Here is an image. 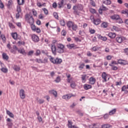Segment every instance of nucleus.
I'll return each mask as SVG.
<instances>
[{"instance_id": "nucleus-1", "label": "nucleus", "mask_w": 128, "mask_h": 128, "mask_svg": "<svg viewBox=\"0 0 128 128\" xmlns=\"http://www.w3.org/2000/svg\"><path fill=\"white\" fill-rule=\"evenodd\" d=\"M64 48L66 46L62 44H51V50L53 54L56 56V52L58 54H64Z\"/></svg>"}, {"instance_id": "nucleus-2", "label": "nucleus", "mask_w": 128, "mask_h": 128, "mask_svg": "<svg viewBox=\"0 0 128 128\" xmlns=\"http://www.w3.org/2000/svg\"><path fill=\"white\" fill-rule=\"evenodd\" d=\"M66 24L69 30H71V32H76L78 28V25L72 21H68Z\"/></svg>"}, {"instance_id": "nucleus-3", "label": "nucleus", "mask_w": 128, "mask_h": 128, "mask_svg": "<svg viewBox=\"0 0 128 128\" xmlns=\"http://www.w3.org/2000/svg\"><path fill=\"white\" fill-rule=\"evenodd\" d=\"M74 14H76L78 16L80 14V12L78 10H84V6L82 4H78L77 6H73Z\"/></svg>"}, {"instance_id": "nucleus-4", "label": "nucleus", "mask_w": 128, "mask_h": 128, "mask_svg": "<svg viewBox=\"0 0 128 128\" xmlns=\"http://www.w3.org/2000/svg\"><path fill=\"white\" fill-rule=\"evenodd\" d=\"M25 20L28 24H30V26L32 24H33L34 22V18H32V16H30V14H26Z\"/></svg>"}, {"instance_id": "nucleus-5", "label": "nucleus", "mask_w": 128, "mask_h": 128, "mask_svg": "<svg viewBox=\"0 0 128 128\" xmlns=\"http://www.w3.org/2000/svg\"><path fill=\"white\" fill-rule=\"evenodd\" d=\"M50 60L52 64H60L62 62V60L58 58H54L52 57H50Z\"/></svg>"}, {"instance_id": "nucleus-6", "label": "nucleus", "mask_w": 128, "mask_h": 128, "mask_svg": "<svg viewBox=\"0 0 128 128\" xmlns=\"http://www.w3.org/2000/svg\"><path fill=\"white\" fill-rule=\"evenodd\" d=\"M90 20H92V22L94 24H96V26H98V24H100L102 22L100 18H96L94 16H90Z\"/></svg>"}, {"instance_id": "nucleus-7", "label": "nucleus", "mask_w": 128, "mask_h": 128, "mask_svg": "<svg viewBox=\"0 0 128 128\" xmlns=\"http://www.w3.org/2000/svg\"><path fill=\"white\" fill-rule=\"evenodd\" d=\"M102 82H106L108 80H110V76L108 74L106 73V72H103L102 74Z\"/></svg>"}, {"instance_id": "nucleus-8", "label": "nucleus", "mask_w": 128, "mask_h": 128, "mask_svg": "<svg viewBox=\"0 0 128 128\" xmlns=\"http://www.w3.org/2000/svg\"><path fill=\"white\" fill-rule=\"evenodd\" d=\"M31 38L34 42H40V38H38V36L36 34H31Z\"/></svg>"}, {"instance_id": "nucleus-9", "label": "nucleus", "mask_w": 128, "mask_h": 128, "mask_svg": "<svg viewBox=\"0 0 128 128\" xmlns=\"http://www.w3.org/2000/svg\"><path fill=\"white\" fill-rule=\"evenodd\" d=\"M116 40L117 42H118V44H122L123 41L126 40V38L121 36H118L116 38Z\"/></svg>"}, {"instance_id": "nucleus-10", "label": "nucleus", "mask_w": 128, "mask_h": 128, "mask_svg": "<svg viewBox=\"0 0 128 128\" xmlns=\"http://www.w3.org/2000/svg\"><path fill=\"white\" fill-rule=\"evenodd\" d=\"M96 78L94 77H90L89 78L88 83L94 86V84H96Z\"/></svg>"}, {"instance_id": "nucleus-11", "label": "nucleus", "mask_w": 128, "mask_h": 128, "mask_svg": "<svg viewBox=\"0 0 128 128\" xmlns=\"http://www.w3.org/2000/svg\"><path fill=\"white\" fill-rule=\"evenodd\" d=\"M118 64H122V66H126V64H128V61L126 60H124L122 59H120L118 61Z\"/></svg>"}, {"instance_id": "nucleus-12", "label": "nucleus", "mask_w": 128, "mask_h": 128, "mask_svg": "<svg viewBox=\"0 0 128 128\" xmlns=\"http://www.w3.org/2000/svg\"><path fill=\"white\" fill-rule=\"evenodd\" d=\"M83 88L85 90H88L92 88V86L90 84H86L83 86Z\"/></svg>"}, {"instance_id": "nucleus-13", "label": "nucleus", "mask_w": 128, "mask_h": 128, "mask_svg": "<svg viewBox=\"0 0 128 128\" xmlns=\"http://www.w3.org/2000/svg\"><path fill=\"white\" fill-rule=\"evenodd\" d=\"M72 96H74L72 94H68L62 96V98L66 100H68L72 98Z\"/></svg>"}, {"instance_id": "nucleus-14", "label": "nucleus", "mask_w": 128, "mask_h": 128, "mask_svg": "<svg viewBox=\"0 0 128 128\" xmlns=\"http://www.w3.org/2000/svg\"><path fill=\"white\" fill-rule=\"evenodd\" d=\"M20 98H22V100L26 98V94H24V90L22 89L20 90Z\"/></svg>"}, {"instance_id": "nucleus-15", "label": "nucleus", "mask_w": 128, "mask_h": 128, "mask_svg": "<svg viewBox=\"0 0 128 128\" xmlns=\"http://www.w3.org/2000/svg\"><path fill=\"white\" fill-rule=\"evenodd\" d=\"M66 46L68 48H69L70 50H72V48H74V50H76V48H78L76 47V45L74 44H68L66 45Z\"/></svg>"}, {"instance_id": "nucleus-16", "label": "nucleus", "mask_w": 128, "mask_h": 128, "mask_svg": "<svg viewBox=\"0 0 128 128\" xmlns=\"http://www.w3.org/2000/svg\"><path fill=\"white\" fill-rule=\"evenodd\" d=\"M108 8H106V7L102 5V6H101L98 10V12L99 14H102V10H108Z\"/></svg>"}, {"instance_id": "nucleus-17", "label": "nucleus", "mask_w": 128, "mask_h": 128, "mask_svg": "<svg viewBox=\"0 0 128 128\" xmlns=\"http://www.w3.org/2000/svg\"><path fill=\"white\" fill-rule=\"evenodd\" d=\"M122 92H124V93L126 94H128V85L126 86L124 85L123 86H122Z\"/></svg>"}, {"instance_id": "nucleus-18", "label": "nucleus", "mask_w": 128, "mask_h": 128, "mask_svg": "<svg viewBox=\"0 0 128 128\" xmlns=\"http://www.w3.org/2000/svg\"><path fill=\"white\" fill-rule=\"evenodd\" d=\"M97 36L98 38H99L100 40H103V42H106V40H108V38L106 36H102V35L98 34L97 35Z\"/></svg>"}, {"instance_id": "nucleus-19", "label": "nucleus", "mask_w": 128, "mask_h": 128, "mask_svg": "<svg viewBox=\"0 0 128 128\" xmlns=\"http://www.w3.org/2000/svg\"><path fill=\"white\" fill-rule=\"evenodd\" d=\"M81 80L83 84H84L86 82V74H82L81 75Z\"/></svg>"}, {"instance_id": "nucleus-20", "label": "nucleus", "mask_w": 128, "mask_h": 128, "mask_svg": "<svg viewBox=\"0 0 128 128\" xmlns=\"http://www.w3.org/2000/svg\"><path fill=\"white\" fill-rule=\"evenodd\" d=\"M49 94H53V96H54L55 98L58 97V92H56V91L54 90H50L49 91Z\"/></svg>"}, {"instance_id": "nucleus-21", "label": "nucleus", "mask_w": 128, "mask_h": 128, "mask_svg": "<svg viewBox=\"0 0 128 128\" xmlns=\"http://www.w3.org/2000/svg\"><path fill=\"white\" fill-rule=\"evenodd\" d=\"M116 36V34L114 32H110L108 34V36H109L110 38H114Z\"/></svg>"}, {"instance_id": "nucleus-22", "label": "nucleus", "mask_w": 128, "mask_h": 128, "mask_svg": "<svg viewBox=\"0 0 128 128\" xmlns=\"http://www.w3.org/2000/svg\"><path fill=\"white\" fill-rule=\"evenodd\" d=\"M112 128V126L110 124H103L101 126V128Z\"/></svg>"}, {"instance_id": "nucleus-23", "label": "nucleus", "mask_w": 128, "mask_h": 128, "mask_svg": "<svg viewBox=\"0 0 128 128\" xmlns=\"http://www.w3.org/2000/svg\"><path fill=\"white\" fill-rule=\"evenodd\" d=\"M11 36L12 38H14V40H18V33L15 32H12L11 33Z\"/></svg>"}, {"instance_id": "nucleus-24", "label": "nucleus", "mask_w": 128, "mask_h": 128, "mask_svg": "<svg viewBox=\"0 0 128 128\" xmlns=\"http://www.w3.org/2000/svg\"><path fill=\"white\" fill-rule=\"evenodd\" d=\"M66 80L67 82H68V84H70L72 82V78H70V74H66Z\"/></svg>"}, {"instance_id": "nucleus-25", "label": "nucleus", "mask_w": 128, "mask_h": 128, "mask_svg": "<svg viewBox=\"0 0 128 128\" xmlns=\"http://www.w3.org/2000/svg\"><path fill=\"white\" fill-rule=\"evenodd\" d=\"M0 38H1L2 42H6V36H4V34H2V32L0 30Z\"/></svg>"}, {"instance_id": "nucleus-26", "label": "nucleus", "mask_w": 128, "mask_h": 128, "mask_svg": "<svg viewBox=\"0 0 128 128\" xmlns=\"http://www.w3.org/2000/svg\"><path fill=\"white\" fill-rule=\"evenodd\" d=\"M6 114L10 116V118H14V114L12 112H10V110H6Z\"/></svg>"}, {"instance_id": "nucleus-27", "label": "nucleus", "mask_w": 128, "mask_h": 128, "mask_svg": "<svg viewBox=\"0 0 128 128\" xmlns=\"http://www.w3.org/2000/svg\"><path fill=\"white\" fill-rule=\"evenodd\" d=\"M108 26V23L107 22H104L101 24L102 28H106L107 26Z\"/></svg>"}, {"instance_id": "nucleus-28", "label": "nucleus", "mask_w": 128, "mask_h": 128, "mask_svg": "<svg viewBox=\"0 0 128 128\" xmlns=\"http://www.w3.org/2000/svg\"><path fill=\"white\" fill-rule=\"evenodd\" d=\"M18 52L20 54H26V50L24 48L18 50Z\"/></svg>"}, {"instance_id": "nucleus-29", "label": "nucleus", "mask_w": 128, "mask_h": 128, "mask_svg": "<svg viewBox=\"0 0 128 128\" xmlns=\"http://www.w3.org/2000/svg\"><path fill=\"white\" fill-rule=\"evenodd\" d=\"M70 88H75L76 86V82L74 81L72 82H70Z\"/></svg>"}, {"instance_id": "nucleus-30", "label": "nucleus", "mask_w": 128, "mask_h": 128, "mask_svg": "<svg viewBox=\"0 0 128 128\" xmlns=\"http://www.w3.org/2000/svg\"><path fill=\"white\" fill-rule=\"evenodd\" d=\"M119 18H120V16L118 14H115L110 16V18H112V20H118Z\"/></svg>"}, {"instance_id": "nucleus-31", "label": "nucleus", "mask_w": 128, "mask_h": 128, "mask_svg": "<svg viewBox=\"0 0 128 128\" xmlns=\"http://www.w3.org/2000/svg\"><path fill=\"white\" fill-rule=\"evenodd\" d=\"M60 80H62V79L60 78V76H58L55 79V80H54V82H56L57 84L58 82H60Z\"/></svg>"}, {"instance_id": "nucleus-32", "label": "nucleus", "mask_w": 128, "mask_h": 128, "mask_svg": "<svg viewBox=\"0 0 128 128\" xmlns=\"http://www.w3.org/2000/svg\"><path fill=\"white\" fill-rule=\"evenodd\" d=\"M17 2L19 6H22L24 4V0H17Z\"/></svg>"}, {"instance_id": "nucleus-33", "label": "nucleus", "mask_w": 128, "mask_h": 128, "mask_svg": "<svg viewBox=\"0 0 128 128\" xmlns=\"http://www.w3.org/2000/svg\"><path fill=\"white\" fill-rule=\"evenodd\" d=\"M103 4H110L112 2L110 0H102Z\"/></svg>"}, {"instance_id": "nucleus-34", "label": "nucleus", "mask_w": 128, "mask_h": 128, "mask_svg": "<svg viewBox=\"0 0 128 128\" xmlns=\"http://www.w3.org/2000/svg\"><path fill=\"white\" fill-rule=\"evenodd\" d=\"M37 6L38 8H42V6H46V3H44L43 4H42L40 2H37Z\"/></svg>"}, {"instance_id": "nucleus-35", "label": "nucleus", "mask_w": 128, "mask_h": 128, "mask_svg": "<svg viewBox=\"0 0 128 128\" xmlns=\"http://www.w3.org/2000/svg\"><path fill=\"white\" fill-rule=\"evenodd\" d=\"M72 125V120H68V126L69 128H72V127L73 126Z\"/></svg>"}, {"instance_id": "nucleus-36", "label": "nucleus", "mask_w": 128, "mask_h": 128, "mask_svg": "<svg viewBox=\"0 0 128 128\" xmlns=\"http://www.w3.org/2000/svg\"><path fill=\"white\" fill-rule=\"evenodd\" d=\"M100 50V47H98V46H94L92 48V50L94 52H96L98 50Z\"/></svg>"}, {"instance_id": "nucleus-37", "label": "nucleus", "mask_w": 128, "mask_h": 128, "mask_svg": "<svg viewBox=\"0 0 128 128\" xmlns=\"http://www.w3.org/2000/svg\"><path fill=\"white\" fill-rule=\"evenodd\" d=\"M8 26L10 30H14V28H16V26H14V25L12 22H9Z\"/></svg>"}, {"instance_id": "nucleus-38", "label": "nucleus", "mask_w": 128, "mask_h": 128, "mask_svg": "<svg viewBox=\"0 0 128 128\" xmlns=\"http://www.w3.org/2000/svg\"><path fill=\"white\" fill-rule=\"evenodd\" d=\"M2 56L4 60H8V56L6 54L3 53Z\"/></svg>"}, {"instance_id": "nucleus-39", "label": "nucleus", "mask_w": 128, "mask_h": 128, "mask_svg": "<svg viewBox=\"0 0 128 128\" xmlns=\"http://www.w3.org/2000/svg\"><path fill=\"white\" fill-rule=\"evenodd\" d=\"M116 112V109L114 108L109 112L110 116H112V114H114Z\"/></svg>"}, {"instance_id": "nucleus-40", "label": "nucleus", "mask_w": 128, "mask_h": 128, "mask_svg": "<svg viewBox=\"0 0 128 128\" xmlns=\"http://www.w3.org/2000/svg\"><path fill=\"white\" fill-rule=\"evenodd\" d=\"M1 70L2 72H4V74H6V72H8V68L4 67L1 68Z\"/></svg>"}, {"instance_id": "nucleus-41", "label": "nucleus", "mask_w": 128, "mask_h": 128, "mask_svg": "<svg viewBox=\"0 0 128 128\" xmlns=\"http://www.w3.org/2000/svg\"><path fill=\"white\" fill-rule=\"evenodd\" d=\"M84 63H82L81 64H80L79 66H78V68L80 69V70H84Z\"/></svg>"}, {"instance_id": "nucleus-42", "label": "nucleus", "mask_w": 128, "mask_h": 128, "mask_svg": "<svg viewBox=\"0 0 128 128\" xmlns=\"http://www.w3.org/2000/svg\"><path fill=\"white\" fill-rule=\"evenodd\" d=\"M112 30L113 32H114V31H115V32H118V30H120V28H118V27L116 26H112Z\"/></svg>"}, {"instance_id": "nucleus-43", "label": "nucleus", "mask_w": 128, "mask_h": 128, "mask_svg": "<svg viewBox=\"0 0 128 128\" xmlns=\"http://www.w3.org/2000/svg\"><path fill=\"white\" fill-rule=\"evenodd\" d=\"M16 12H22V8L20 5L17 6Z\"/></svg>"}, {"instance_id": "nucleus-44", "label": "nucleus", "mask_w": 128, "mask_h": 128, "mask_svg": "<svg viewBox=\"0 0 128 128\" xmlns=\"http://www.w3.org/2000/svg\"><path fill=\"white\" fill-rule=\"evenodd\" d=\"M89 32L91 34H96V30L92 28H89Z\"/></svg>"}, {"instance_id": "nucleus-45", "label": "nucleus", "mask_w": 128, "mask_h": 128, "mask_svg": "<svg viewBox=\"0 0 128 128\" xmlns=\"http://www.w3.org/2000/svg\"><path fill=\"white\" fill-rule=\"evenodd\" d=\"M14 70H16V72H20V66H15L14 68Z\"/></svg>"}, {"instance_id": "nucleus-46", "label": "nucleus", "mask_w": 128, "mask_h": 128, "mask_svg": "<svg viewBox=\"0 0 128 128\" xmlns=\"http://www.w3.org/2000/svg\"><path fill=\"white\" fill-rule=\"evenodd\" d=\"M32 13L33 16H38V12H36V10L34 9H32Z\"/></svg>"}, {"instance_id": "nucleus-47", "label": "nucleus", "mask_w": 128, "mask_h": 128, "mask_svg": "<svg viewBox=\"0 0 128 128\" xmlns=\"http://www.w3.org/2000/svg\"><path fill=\"white\" fill-rule=\"evenodd\" d=\"M33 32H37V34H40V28L36 27V29Z\"/></svg>"}, {"instance_id": "nucleus-48", "label": "nucleus", "mask_w": 128, "mask_h": 128, "mask_svg": "<svg viewBox=\"0 0 128 128\" xmlns=\"http://www.w3.org/2000/svg\"><path fill=\"white\" fill-rule=\"evenodd\" d=\"M89 11L91 14H96V11L93 8H90Z\"/></svg>"}, {"instance_id": "nucleus-49", "label": "nucleus", "mask_w": 128, "mask_h": 128, "mask_svg": "<svg viewBox=\"0 0 128 128\" xmlns=\"http://www.w3.org/2000/svg\"><path fill=\"white\" fill-rule=\"evenodd\" d=\"M35 62L38 64H42V60L40 58H36Z\"/></svg>"}, {"instance_id": "nucleus-50", "label": "nucleus", "mask_w": 128, "mask_h": 128, "mask_svg": "<svg viewBox=\"0 0 128 128\" xmlns=\"http://www.w3.org/2000/svg\"><path fill=\"white\" fill-rule=\"evenodd\" d=\"M118 62L116 61H112L111 64H109L110 66H114V64H118Z\"/></svg>"}, {"instance_id": "nucleus-51", "label": "nucleus", "mask_w": 128, "mask_h": 128, "mask_svg": "<svg viewBox=\"0 0 128 128\" xmlns=\"http://www.w3.org/2000/svg\"><path fill=\"white\" fill-rule=\"evenodd\" d=\"M53 16L54 18H56V20H58V13H56V12H54L53 14Z\"/></svg>"}, {"instance_id": "nucleus-52", "label": "nucleus", "mask_w": 128, "mask_h": 128, "mask_svg": "<svg viewBox=\"0 0 128 128\" xmlns=\"http://www.w3.org/2000/svg\"><path fill=\"white\" fill-rule=\"evenodd\" d=\"M60 22L61 26H66V22L64 20H60Z\"/></svg>"}, {"instance_id": "nucleus-53", "label": "nucleus", "mask_w": 128, "mask_h": 128, "mask_svg": "<svg viewBox=\"0 0 128 128\" xmlns=\"http://www.w3.org/2000/svg\"><path fill=\"white\" fill-rule=\"evenodd\" d=\"M64 2H62V1H60V2L58 3L59 8H62V6H64Z\"/></svg>"}, {"instance_id": "nucleus-54", "label": "nucleus", "mask_w": 128, "mask_h": 128, "mask_svg": "<svg viewBox=\"0 0 128 128\" xmlns=\"http://www.w3.org/2000/svg\"><path fill=\"white\" fill-rule=\"evenodd\" d=\"M14 4L12 0H10L8 4V8H10V6H11Z\"/></svg>"}, {"instance_id": "nucleus-55", "label": "nucleus", "mask_w": 128, "mask_h": 128, "mask_svg": "<svg viewBox=\"0 0 128 128\" xmlns=\"http://www.w3.org/2000/svg\"><path fill=\"white\" fill-rule=\"evenodd\" d=\"M42 10L44 12V14H45L46 15L48 14V10L46 8H43Z\"/></svg>"}, {"instance_id": "nucleus-56", "label": "nucleus", "mask_w": 128, "mask_h": 128, "mask_svg": "<svg viewBox=\"0 0 128 128\" xmlns=\"http://www.w3.org/2000/svg\"><path fill=\"white\" fill-rule=\"evenodd\" d=\"M90 4L92 6H96V3L94 2V1L93 0H90Z\"/></svg>"}, {"instance_id": "nucleus-57", "label": "nucleus", "mask_w": 128, "mask_h": 128, "mask_svg": "<svg viewBox=\"0 0 128 128\" xmlns=\"http://www.w3.org/2000/svg\"><path fill=\"white\" fill-rule=\"evenodd\" d=\"M31 26V28L32 30H33V32L34 30L36 28V25L32 24L30 25Z\"/></svg>"}, {"instance_id": "nucleus-58", "label": "nucleus", "mask_w": 128, "mask_h": 128, "mask_svg": "<svg viewBox=\"0 0 128 128\" xmlns=\"http://www.w3.org/2000/svg\"><path fill=\"white\" fill-rule=\"evenodd\" d=\"M40 54H41L40 50H36V52L35 54H36V56H40Z\"/></svg>"}, {"instance_id": "nucleus-59", "label": "nucleus", "mask_w": 128, "mask_h": 128, "mask_svg": "<svg viewBox=\"0 0 128 128\" xmlns=\"http://www.w3.org/2000/svg\"><path fill=\"white\" fill-rule=\"evenodd\" d=\"M0 8H4V3L2 2V0H0Z\"/></svg>"}, {"instance_id": "nucleus-60", "label": "nucleus", "mask_w": 128, "mask_h": 128, "mask_svg": "<svg viewBox=\"0 0 128 128\" xmlns=\"http://www.w3.org/2000/svg\"><path fill=\"white\" fill-rule=\"evenodd\" d=\"M61 34H62V36H64L66 35V30H62Z\"/></svg>"}, {"instance_id": "nucleus-61", "label": "nucleus", "mask_w": 128, "mask_h": 128, "mask_svg": "<svg viewBox=\"0 0 128 128\" xmlns=\"http://www.w3.org/2000/svg\"><path fill=\"white\" fill-rule=\"evenodd\" d=\"M37 100H38V102L40 104H44V100L42 99H40L39 100L37 99Z\"/></svg>"}, {"instance_id": "nucleus-62", "label": "nucleus", "mask_w": 128, "mask_h": 128, "mask_svg": "<svg viewBox=\"0 0 128 128\" xmlns=\"http://www.w3.org/2000/svg\"><path fill=\"white\" fill-rule=\"evenodd\" d=\"M117 22H118V24H122V18H118L117 20Z\"/></svg>"}, {"instance_id": "nucleus-63", "label": "nucleus", "mask_w": 128, "mask_h": 128, "mask_svg": "<svg viewBox=\"0 0 128 128\" xmlns=\"http://www.w3.org/2000/svg\"><path fill=\"white\" fill-rule=\"evenodd\" d=\"M34 50H31V51H30L28 52V56H32V54H34Z\"/></svg>"}, {"instance_id": "nucleus-64", "label": "nucleus", "mask_w": 128, "mask_h": 128, "mask_svg": "<svg viewBox=\"0 0 128 128\" xmlns=\"http://www.w3.org/2000/svg\"><path fill=\"white\" fill-rule=\"evenodd\" d=\"M96 124H94L90 126V128H94V126H96Z\"/></svg>"}]
</instances>
